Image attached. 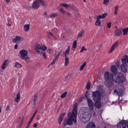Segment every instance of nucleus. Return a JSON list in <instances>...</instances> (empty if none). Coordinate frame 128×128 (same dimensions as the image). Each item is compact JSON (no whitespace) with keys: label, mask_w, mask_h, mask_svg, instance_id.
Here are the masks:
<instances>
[{"label":"nucleus","mask_w":128,"mask_h":128,"mask_svg":"<svg viewBox=\"0 0 128 128\" xmlns=\"http://www.w3.org/2000/svg\"><path fill=\"white\" fill-rule=\"evenodd\" d=\"M104 77L105 85L108 88H110L113 86V82L116 83H120L124 80V76L120 73L112 74H110L109 72H106L105 73Z\"/></svg>","instance_id":"1"},{"label":"nucleus","mask_w":128,"mask_h":128,"mask_svg":"<svg viewBox=\"0 0 128 128\" xmlns=\"http://www.w3.org/2000/svg\"><path fill=\"white\" fill-rule=\"evenodd\" d=\"M78 116L80 120L84 122H87L90 119V115L85 107L82 108L80 112L78 114Z\"/></svg>","instance_id":"2"},{"label":"nucleus","mask_w":128,"mask_h":128,"mask_svg":"<svg viewBox=\"0 0 128 128\" xmlns=\"http://www.w3.org/2000/svg\"><path fill=\"white\" fill-rule=\"evenodd\" d=\"M77 112H76L74 111L72 113L70 112L68 115V119L67 123L69 125H71L73 124V122L76 123V117L77 115Z\"/></svg>","instance_id":"3"},{"label":"nucleus","mask_w":128,"mask_h":128,"mask_svg":"<svg viewBox=\"0 0 128 128\" xmlns=\"http://www.w3.org/2000/svg\"><path fill=\"white\" fill-rule=\"evenodd\" d=\"M34 49L38 54H43L42 55L44 58H46V54L42 50L44 51L46 50L47 48L45 46L42 44L37 45L35 46Z\"/></svg>","instance_id":"4"},{"label":"nucleus","mask_w":128,"mask_h":128,"mask_svg":"<svg viewBox=\"0 0 128 128\" xmlns=\"http://www.w3.org/2000/svg\"><path fill=\"white\" fill-rule=\"evenodd\" d=\"M93 97L92 99L95 102L101 100V98L102 96V95L101 92L98 90L92 92Z\"/></svg>","instance_id":"5"},{"label":"nucleus","mask_w":128,"mask_h":128,"mask_svg":"<svg viewBox=\"0 0 128 128\" xmlns=\"http://www.w3.org/2000/svg\"><path fill=\"white\" fill-rule=\"evenodd\" d=\"M28 52L25 50H22L20 52V57L22 59H23L26 60V62L27 63H29L30 62L28 61L30 58L27 56Z\"/></svg>","instance_id":"6"},{"label":"nucleus","mask_w":128,"mask_h":128,"mask_svg":"<svg viewBox=\"0 0 128 128\" xmlns=\"http://www.w3.org/2000/svg\"><path fill=\"white\" fill-rule=\"evenodd\" d=\"M115 89L114 90V93H116L119 96H122L123 94L124 88L121 85L117 84L114 86Z\"/></svg>","instance_id":"7"},{"label":"nucleus","mask_w":128,"mask_h":128,"mask_svg":"<svg viewBox=\"0 0 128 128\" xmlns=\"http://www.w3.org/2000/svg\"><path fill=\"white\" fill-rule=\"evenodd\" d=\"M118 128H128V122H120L117 124Z\"/></svg>","instance_id":"8"},{"label":"nucleus","mask_w":128,"mask_h":128,"mask_svg":"<svg viewBox=\"0 0 128 128\" xmlns=\"http://www.w3.org/2000/svg\"><path fill=\"white\" fill-rule=\"evenodd\" d=\"M40 5L39 0H36L33 3L32 6V8L36 9L39 7Z\"/></svg>","instance_id":"9"},{"label":"nucleus","mask_w":128,"mask_h":128,"mask_svg":"<svg viewBox=\"0 0 128 128\" xmlns=\"http://www.w3.org/2000/svg\"><path fill=\"white\" fill-rule=\"evenodd\" d=\"M23 38L19 36H16V38H14L12 40L15 43H19L20 41L23 40Z\"/></svg>","instance_id":"10"},{"label":"nucleus","mask_w":128,"mask_h":128,"mask_svg":"<svg viewBox=\"0 0 128 128\" xmlns=\"http://www.w3.org/2000/svg\"><path fill=\"white\" fill-rule=\"evenodd\" d=\"M60 55V53L58 52L57 51H55V58L53 60L52 62L50 64H54L56 61L58 59Z\"/></svg>","instance_id":"11"},{"label":"nucleus","mask_w":128,"mask_h":128,"mask_svg":"<svg viewBox=\"0 0 128 128\" xmlns=\"http://www.w3.org/2000/svg\"><path fill=\"white\" fill-rule=\"evenodd\" d=\"M87 102L89 108L90 110H94V106L92 100L89 99H88Z\"/></svg>","instance_id":"12"},{"label":"nucleus","mask_w":128,"mask_h":128,"mask_svg":"<svg viewBox=\"0 0 128 128\" xmlns=\"http://www.w3.org/2000/svg\"><path fill=\"white\" fill-rule=\"evenodd\" d=\"M86 128H95V125L94 123L90 122L87 124Z\"/></svg>","instance_id":"13"},{"label":"nucleus","mask_w":128,"mask_h":128,"mask_svg":"<svg viewBox=\"0 0 128 128\" xmlns=\"http://www.w3.org/2000/svg\"><path fill=\"white\" fill-rule=\"evenodd\" d=\"M65 113H63L61 114L60 116L58 119V123L59 124H61V122L63 120L64 116Z\"/></svg>","instance_id":"14"},{"label":"nucleus","mask_w":128,"mask_h":128,"mask_svg":"<svg viewBox=\"0 0 128 128\" xmlns=\"http://www.w3.org/2000/svg\"><path fill=\"white\" fill-rule=\"evenodd\" d=\"M122 62L124 64H126V63H128V56L126 55L124 56V58L122 59Z\"/></svg>","instance_id":"15"},{"label":"nucleus","mask_w":128,"mask_h":128,"mask_svg":"<svg viewBox=\"0 0 128 128\" xmlns=\"http://www.w3.org/2000/svg\"><path fill=\"white\" fill-rule=\"evenodd\" d=\"M100 101H95L94 103V106L96 107L98 109H99L101 106V104L100 102Z\"/></svg>","instance_id":"16"},{"label":"nucleus","mask_w":128,"mask_h":128,"mask_svg":"<svg viewBox=\"0 0 128 128\" xmlns=\"http://www.w3.org/2000/svg\"><path fill=\"white\" fill-rule=\"evenodd\" d=\"M118 42H116L111 47V48L110 49L109 52L111 53L112 52L113 50L116 48V46L118 44Z\"/></svg>","instance_id":"17"},{"label":"nucleus","mask_w":128,"mask_h":128,"mask_svg":"<svg viewBox=\"0 0 128 128\" xmlns=\"http://www.w3.org/2000/svg\"><path fill=\"white\" fill-rule=\"evenodd\" d=\"M111 69L112 71L114 73L113 74H116L118 73H116L117 72V69L115 66L113 65L111 67Z\"/></svg>","instance_id":"18"},{"label":"nucleus","mask_w":128,"mask_h":128,"mask_svg":"<svg viewBox=\"0 0 128 128\" xmlns=\"http://www.w3.org/2000/svg\"><path fill=\"white\" fill-rule=\"evenodd\" d=\"M125 64H122L120 66V68L124 72H125L127 70V69L125 66Z\"/></svg>","instance_id":"19"},{"label":"nucleus","mask_w":128,"mask_h":128,"mask_svg":"<svg viewBox=\"0 0 128 128\" xmlns=\"http://www.w3.org/2000/svg\"><path fill=\"white\" fill-rule=\"evenodd\" d=\"M20 93L19 92L17 94V95L15 98L14 100L15 102L18 103L19 101L20 100Z\"/></svg>","instance_id":"20"},{"label":"nucleus","mask_w":128,"mask_h":128,"mask_svg":"<svg viewBox=\"0 0 128 128\" xmlns=\"http://www.w3.org/2000/svg\"><path fill=\"white\" fill-rule=\"evenodd\" d=\"M121 33V30L120 29H118L115 30L114 31L115 36H120Z\"/></svg>","instance_id":"21"},{"label":"nucleus","mask_w":128,"mask_h":128,"mask_svg":"<svg viewBox=\"0 0 128 128\" xmlns=\"http://www.w3.org/2000/svg\"><path fill=\"white\" fill-rule=\"evenodd\" d=\"M8 60H5L3 63L2 66L1 68L2 69H4L6 68V66L7 65V62H8Z\"/></svg>","instance_id":"22"},{"label":"nucleus","mask_w":128,"mask_h":128,"mask_svg":"<svg viewBox=\"0 0 128 128\" xmlns=\"http://www.w3.org/2000/svg\"><path fill=\"white\" fill-rule=\"evenodd\" d=\"M30 24H25L24 26V30L26 31H28L30 29Z\"/></svg>","instance_id":"23"},{"label":"nucleus","mask_w":128,"mask_h":128,"mask_svg":"<svg viewBox=\"0 0 128 128\" xmlns=\"http://www.w3.org/2000/svg\"><path fill=\"white\" fill-rule=\"evenodd\" d=\"M70 48V46H68V48L63 53L65 55L68 54L69 53Z\"/></svg>","instance_id":"24"},{"label":"nucleus","mask_w":128,"mask_h":128,"mask_svg":"<svg viewBox=\"0 0 128 128\" xmlns=\"http://www.w3.org/2000/svg\"><path fill=\"white\" fill-rule=\"evenodd\" d=\"M84 32V30H82L79 33L77 36L78 38H80L83 35Z\"/></svg>","instance_id":"25"},{"label":"nucleus","mask_w":128,"mask_h":128,"mask_svg":"<svg viewBox=\"0 0 128 128\" xmlns=\"http://www.w3.org/2000/svg\"><path fill=\"white\" fill-rule=\"evenodd\" d=\"M65 66H66L69 64V59L66 55H65Z\"/></svg>","instance_id":"26"},{"label":"nucleus","mask_w":128,"mask_h":128,"mask_svg":"<svg viewBox=\"0 0 128 128\" xmlns=\"http://www.w3.org/2000/svg\"><path fill=\"white\" fill-rule=\"evenodd\" d=\"M37 99V95L36 94H35L34 95V100L33 102V104H33L35 105L36 103V101Z\"/></svg>","instance_id":"27"},{"label":"nucleus","mask_w":128,"mask_h":128,"mask_svg":"<svg viewBox=\"0 0 128 128\" xmlns=\"http://www.w3.org/2000/svg\"><path fill=\"white\" fill-rule=\"evenodd\" d=\"M39 2L41 3L42 5L46 7L47 6L46 4L43 0H39Z\"/></svg>","instance_id":"28"},{"label":"nucleus","mask_w":128,"mask_h":128,"mask_svg":"<svg viewBox=\"0 0 128 128\" xmlns=\"http://www.w3.org/2000/svg\"><path fill=\"white\" fill-rule=\"evenodd\" d=\"M77 45V42L76 41H74L73 43L72 48L74 49H72L73 50H74V49L76 48Z\"/></svg>","instance_id":"29"},{"label":"nucleus","mask_w":128,"mask_h":128,"mask_svg":"<svg viewBox=\"0 0 128 128\" xmlns=\"http://www.w3.org/2000/svg\"><path fill=\"white\" fill-rule=\"evenodd\" d=\"M123 32V34L124 35L126 34H127V32L128 31V28H125L124 29L122 30Z\"/></svg>","instance_id":"30"},{"label":"nucleus","mask_w":128,"mask_h":128,"mask_svg":"<svg viewBox=\"0 0 128 128\" xmlns=\"http://www.w3.org/2000/svg\"><path fill=\"white\" fill-rule=\"evenodd\" d=\"M74 108L73 110L72 111H75L76 112H77L76 108L78 106V104L77 103H75L74 105Z\"/></svg>","instance_id":"31"},{"label":"nucleus","mask_w":128,"mask_h":128,"mask_svg":"<svg viewBox=\"0 0 128 128\" xmlns=\"http://www.w3.org/2000/svg\"><path fill=\"white\" fill-rule=\"evenodd\" d=\"M58 15V14L57 13L56 14H54L53 13L52 14L48 16V18H51V17H55L56 16H57Z\"/></svg>","instance_id":"32"},{"label":"nucleus","mask_w":128,"mask_h":128,"mask_svg":"<svg viewBox=\"0 0 128 128\" xmlns=\"http://www.w3.org/2000/svg\"><path fill=\"white\" fill-rule=\"evenodd\" d=\"M86 64V62H84L82 64L81 66L80 67V70H82L85 66Z\"/></svg>","instance_id":"33"},{"label":"nucleus","mask_w":128,"mask_h":128,"mask_svg":"<svg viewBox=\"0 0 128 128\" xmlns=\"http://www.w3.org/2000/svg\"><path fill=\"white\" fill-rule=\"evenodd\" d=\"M90 87V83L89 81H88L86 84V87L87 89H89Z\"/></svg>","instance_id":"34"},{"label":"nucleus","mask_w":128,"mask_h":128,"mask_svg":"<svg viewBox=\"0 0 128 128\" xmlns=\"http://www.w3.org/2000/svg\"><path fill=\"white\" fill-rule=\"evenodd\" d=\"M60 5L66 8H68L70 6L69 5L66 4H60Z\"/></svg>","instance_id":"35"},{"label":"nucleus","mask_w":128,"mask_h":128,"mask_svg":"<svg viewBox=\"0 0 128 128\" xmlns=\"http://www.w3.org/2000/svg\"><path fill=\"white\" fill-rule=\"evenodd\" d=\"M118 8V6H116L114 8V14L115 15H117V12Z\"/></svg>","instance_id":"36"},{"label":"nucleus","mask_w":128,"mask_h":128,"mask_svg":"<svg viewBox=\"0 0 128 128\" xmlns=\"http://www.w3.org/2000/svg\"><path fill=\"white\" fill-rule=\"evenodd\" d=\"M15 66L18 68H20L22 67L21 65L18 62L15 63Z\"/></svg>","instance_id":"37"},{"label":"nucleus","mask_w":128,"mask_h":128,"mask_svg":"<svg viewBox=\"0 0 128 128\" xmlns=\"http://www.w3.org/2000/svg\"><path fill=\"white\" fill-rule=\"evenodd\" d=\"M95 25L96 26H99L101 24L100 21L99 20H97L96 22Z\"/></svg>","instance_id":"38"},{"label":"nucleus","mask_w":128,"mask_h":128,"mask_svg":"<svg viewBox=\"0 0 128 128\" xmlns=\"http://www.w3.org/2000/svg\"><path fill=\"white\" fill-rule=\"evenodd\" d=\"M68 93V92H66L62 94L60 96V97L62 98H64L66 96Z\"/></svg>","instance_id":"39"},{"label":"nucleus","mask_w":128,"mask_h":128,"mask_svg":"<svg viewBox=\"0 0 128 128\" xmlns=\"http://www.w3.org/2000/svg\"><path fill=\"white\" fill-rule=\"evenodd\" d=\"M87 50V49L86 48H85V47L84 46H82V48L81 50L80 51V52H82L84 50Z\"/></svg>","instance_id":"40"},{"label":"nucleus","mask_w":128,"mask_h":128,"mask_svg":"<svg viewBox=\"0 0 128 128\" xmlns=\"http://www.w3.org/2000/svg\"><path fill=\"white\" fill-rule=\"evenodd\" d=\"M94 18H96L97 20H99V19L102 18L101 15H99L98 16H96L94 17Z\"/></svg>","instance_id":"41"},{"label":"nucleus","mask_w":128,"mask_h":128,"mask_svg":"<svg viewBox=\"0 0 128 128\" xmlns=\"http://www.w3.org/2000/svg\"><path fill=\"white\" fill-rule=\"evenodd\" d=\"M59 10L61 12L62 14H64L65 13V11L62 8H60Z\"/></svg>","instance_id":"42"},{"label":"nucleus","mask_w":128,"mask_h":128,"mask_svg":"<svg viewBox=\"0 0 128 128\" xmlns=\"http://www.w3.org/2000/svg\"><path fill=\"white\" fill-rule=\"evenodd\" d=\"M104 4L106 5H108L109 2V0H103Z\"/></svg>","instance_id":"43"},{"label":"nucleus","mask_w":128,"mask_h":128,"mask_svg":"<svg viewBox=\"0 0 128 128\" xmlns=\"http://www.w3.org/2000/svg\"><path fill=\"white\" fill-rule=\"evenodd\" d=\"M107 15V14L106 13H105L101 15V16L102 17V18H104L105 16H106Z\"/></svg>","instance_id":"44"},{"label":"nucleus","mask_w":128,"mask_h":128,"mask_svg":"<svg viewBox=\"0 0 128 128\" xmlns=\"http://www.w3.org/2000/svg\"><path fill=\"white\" fill-rule=\"evenodd\" d=\"M107 26L109 28H110L111 27V22H110L107 23Z\"/></svg>","instance_id":"45"},{"label":"nucleus","mask_w":128,"mask_h":128,"mask_svg":"<svg viewBox=\"0 0 128 128\" xmlns=\"http://www.w3.org/2000/svg\"><path fill=\"white\" fill-rule=\"evenodd\" d=\"M25 8L28 10H29L31 8V7L30 6H28L25 7Z\"/></svg>","instance_id":"46"},{"label":"nucleus","mask_w":128,"mask_h":128,"mask_svg":"<svg viewBox=\"0 0 128 128\" xmlns=\"http://www.w3.org/2000/svg\"><path fill=\"white\" fill-rule=\"evenodd\" d=\"M69 7L71 8L73 10H75V8H74V7L73 6H72H72L70 5Z\"/></svg>","instance_id":"47"},{"label":"nucleus","mask_w":128,"mask_h":128,"mask_svg":"<svg viewBox=\"0 0 128 128\" xmlns=\"http://www.w3.org/2000/svg\"><path fill=\"white\" fill-rule=\"evenodd\" d=\"M47 51L49 53H50L52 52V50L51 49H48Z\"/></svg>","instance_id":"48"},{"label":"nucleus","mask_w":128,"mask_h":128,"mask_svg":"<svg viewBox=\"0 0 128 128\" xmlns=\"http://www.w3.org/2000/svg\"><path fill=\"white\" fill-rule=\"evenodd\" d=\"M38 110H36V112H34V114H33V115L32 116L34 117L35 115H36V114L37 113V112H38Z\"/></svg>","instance_id":"49"},{"label":"nucleus","mask_w":128,"mask_h":128,"mask_svg":"<svg viewBox=\"0 0 128 128\" xmlns=\"http://www.w3.org/2000/svg\"><path fill=\"white\" fill-rule=\"evenodd\" d=\"M24 118H22V120H21V121H20V125H21L23 123V121H24Z\"/></svg>","instance_id":"50"},{"label":"nucleus","mask_w":128,"mask_h":128,"mask_svg":"<svg viewBox=\"0 0 128 128\" xmlns=\"http://www.w3.org/2000/svg\"><path fill=\"white\" fill-rule=\"evenodd\" d=\"M66 14H67L69 16H71V14H70L68 12H66Z\"/></svg>","instance_id":"51"},{"label":"nucleus","mask_w":128,"mask_h":128,"mask_svg":"<svg viewBox=\"0 0 128 128\" xmlns=\"http://www.w3.org/2000/svg\"><path fill=\"white\" fill-rule=\"evenodd\" d=\"M90 94H86L85 95V97L86 98H88Z\"/></svg>","instance_id":"52"},{"label":"nucleus","mask_w":128,"mask_h":128,"mask_svg":"<svg viewBox=\"0 0 128 128\" xmlns=\"http://www.w3.org/2000/svg\"><path fill=\"white\" fill-rule=\"evenodd\" d=\"M18 47V45L17 44H16L14 46V48L16 49Z\"/></svg>","instance_id":"53"},{"label":"nucleus","mask_w":128,"mask_h":128,"mask_svg":"<svg viewBox=\"0 0 128 128\" xmlns=\"http://www.w3.org/2000/svg\"><path fill=\"white\" fill-rule=\"evenodd\" d=\"M44 15H47V12H44V13L43 14V16H44Z\"/></svg>","instance_id":"54"},{"label":"nucleus","mask_w":128,"mask_h":128,"mask_svg":"<svg viewBox=\"0 0 128 128\" xmlns=\"http://www.w3.org/2000/svg\"><path fill=\"white\" fill-rule=\"evenodd\" d=\"M34 127H36L37 126V124H36V123H34Z\"/></svg>","instance_id":"55"},{"label":"nucleus","mask_w":128,"mask_h":128,"mask_svg":"<svg viewBox=\"0 0 128 128\" xmlns=\"http://www.w3.org/2000/svg\"><path fill=\"white\" fill-rule=\"evenodd\" d=\"M34 118V117L33 116H32V117L31 118H30V120L31 121H32Z\"/></svg>","instance_id":"56"},{"label":"nucleus","mask_w":128,"mask_h":128,"mask_svg":"<svg viewBox=\"0 0 128 128\" xmlns=\"http://www.w3.org/2000/svg\"><path fill=\"white\" fill-rule=\"evenodd\" d=\"M30 125V124H28L26 126L27 127V128H28L29 127Z\"/></svg>","instance_id":"57"},{"label":"nucleus","mask_w":128,"mask_h":128,"mask_svg":"<svg viewBox=\"0 0 128 128\" xmlns=\"http://www.w3.org/2000/svg\"><path fill=\"white\" fill-rule=\"evenodd\" d=\"M48 33L50 34V35L52 36H53V34H52L51 32H49Z\"/></svg>","instance_id":"58"},{"label":"nucleus","mask_w":128,"mask_h":128,"mask_svg":"<svg viewBox=\"0 0 128 128\" xmlns=\"http://www.w3.org/2000/svg\"><path fill=\"white\" fill-rule=\"evenodd\" d=\"M6 1V2L7 3H8L10 1V0H5Z\"/></svg>","instance_id":"59"},{"label":"nucleus","mask_w":128,"mask_h":128,"mask_svg":"<svg viewBox=\"0 0 128 128\" xmlns=\"http://www.w3.org/2000/svg\"><path fill=\"white\" fill-rule=\"evenodd\" d=\"M32 121H31L30 120L29 121V122H28V124H30V123H31V122H32Z\"/></svg>","instance_id":"60"},{"label":"nucleus","mask_w":128,"mask_h":128,"mask_svg":"<svg viewBox=\"0 0 128 128\" xmlns=\"http://www.w3.org/2000/svg\"><path fill=\"white\" fill-rule=\"evenodd\" d=\"M117 65L118 66H119V63L118 62L117 63Z\"/></svg>","instance_id":"61"},{"label":"nucleus","mask_w":128,"mask_h":128,"mask_svg":"<svg viewBox=\"0 0 128 128\" xmlns=\"http://www.w3.org/2000/svg\"><path fill=\"white\" fill-rule=\"evenodd\" d=\"M9 107L8 106H7L6 107V110H8L9 109Z\"/></svg>","instance_id":"62"},{"label":"nucleus","mask_w":128,"mask_h":128,"mask_svg":"<svg viewBox=\"0 0 128 128\" xmlns=\"http://www.w3.org/2000/svg\"><path fill=\"white\" fill-rule=\"evenodd\" d=\"M65 78H67V79H68L69 78V76H67V77H65Z\"/></svg>","instance_id":"63"},{"label":"nucleus","mask_w":128,"mask_h":128,"mask_svg":"<svg viewBox=\"0 0 128 128\" xmlns=\"http://www.w3.org/2000/svg\"><path fill=\"white\" fill-rule=\"evenodd\" d=\"M8 25L9 26H11V24H8Z\"/></svg>","instance_id":"64"}]
</instances>
